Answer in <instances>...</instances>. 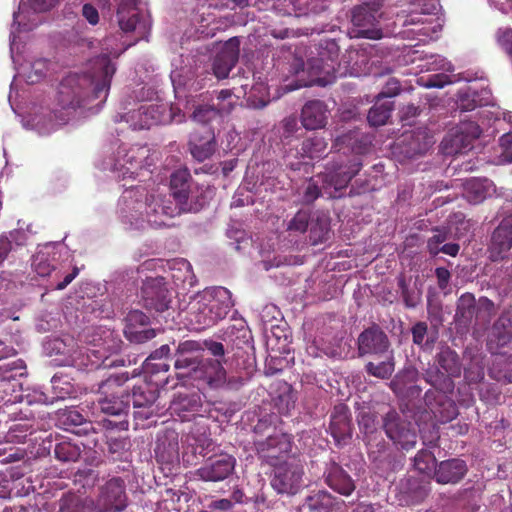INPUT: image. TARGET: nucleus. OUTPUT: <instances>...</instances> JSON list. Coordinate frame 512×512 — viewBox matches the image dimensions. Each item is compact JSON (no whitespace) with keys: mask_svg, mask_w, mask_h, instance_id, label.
<instances>
[{"mask_svg":"<svg viewBox=\"0 0 512 512\" xmlns=\"http://www.w3.org/2000/svg\"><path fill=\"white\" fill-rule=\"evenodd\" d=\"M116 67L104 54L91 61L84 73H69L60 81L54 98L55 114L69 116L78 109H91L103 104L108 96Z\"/></svg>","mask_w":512,"mask_h":512,"instance_id":"nucleus-1","label":"nucleus"},{"mask_svg":"<svg viewBox=\"0 0 512 512\" xmlns=\"http://www.w3.org/2000/svg\"><path fill=\"white\" fill-rule=\"evenodd\" d=\"M462 364L455 350L443 346L436 354L434 364L427 368L424 379L435 389H429L424 402L439 423L452 421L458 415L455 402L448 396L454 390V378L460 377Z\"/></svg>","mask_w":512,"mask_h":512,"instance_id":"nucleus-2","label":"nucleus"},{"mask_svg":"<svg viewBox=\"0 0 512 512\" xmlns=\"http://www.w3.org/2000/svg\"><path fill=\"white\" fill-rule=\"evenodd\" d=\"M371 144V137L365 135L359 129H351L337 135L333 144L334 148L338 152L342 151L343 154L351 152L354 155L347 162L335 161L327 166V171L323 174L324 187L334 188L335 193L345 189L362 168L359 156L368 153ZM332 196L339 197L340 194H333Z\"/></svg>","mask_w":512,"mask_h":512,"instance_id":"nucleus-3","label":"nucleus"},{"mask_svg":"<svg viewBox=\"0 0 512 512\" xmlns=\"http://www.w3.org/2000/svg\"><path fill=\"white\" fill-rule=\"evenodd\" d=\"M339 46L334 39L322 40L318 46L317 57H312L307 62V70L310 78L305 80L298 78L295 84L287 85L289 91L312 85H324L322 74L329 75L335 71L339 57Z\"/></svg>","mask_w":512,"mask_h":512,"instance_id":"nucleus-4","label":"nucleus"},{"mask_svg":"<svg viewBox=\"0 0 512 512\" xmlns=\"http://www.w3.org/2000/svg\"><path fill=\"white\" fill-rule=\"evenodd\" d=\"M128 379L127 372L112 374L99 384L98 390L104 395L103 398L98 400L101 412L111 416H120L127 413L130 407V394L122 386Z\"/></svg>","mask_w":512,"mask_h":512,"instance_id":"nucleus-5","label":"nucleus"},{"mask_svg":"<svg viewBox=\"0 0 512 512\" xmlns=\"http://www.w3.org/2000/svg\"><path fill=\"white\" fill-rule=\"evenodd\" d=\"M382 17L380 3H364L351 10V24L349 34L353 38H366L379 40L383 37L380 25Z\"/></svg>","mask_w":512,"mask_h":512,"instance_id":"nucleus-6","label":"nucleus"},{"mask_svg":"<svg viewBox=\"0 0 512 512\" xmlns=\"http://www.w3.org/2000/svg\"><path fill=\"white\" fill-rule=\"evenodd\" d=\"M304 467L299 460L289 458L273 469L271 487L282 495L294 496L304 487Z\"/></svg>","mask_w":512,"mask_h":512,"instance_id":"nucleus-7","label":"nucleus"},{"mask_svg":"<svg viewBox=\"0 0 512 512\" xmlns=\"http://www.w3.org/2000/svg\"><path fill=\"white\" fill-rule=\"evenodd\" d=\"M494 312L495 305L492 300L481 297L476 304L473 294L464 293L457 300L455 321L463 327H468L474 318L476 323H486L490 321Z\"/></svg>","mask_w":512,"mask_h":512,"instance_id":"nucleus-8","label":"nucleus"},{"mask_svg":"<svg viewBox=\"0 0 512 512\" xmlns=\"http://www.w3.org/2000/svg\"><path fill=\"white\" fill-rule=\"evenodd\" d=\"M383 429L386 436L404 450H410L417 443V434L412 423L396 410H389L383 417Z\"/></svg>","mask_w":512,"mask_h":512,"instance_id":"nucleus-9","label":"nucleus"},{"mask_svg":"<svg viewBox=\"0 0 512 512\" xmlns=\"http://www.w3.org/2000/svg\"><path fill=\"white\" fill-rule=\"evenodd\" d=\"M143 306L150 311L164 312L172 302V292L164 277L146 278L141 287Z\"/></svg>","mask_w":512,"mask_h":512,"instance_id":"nucleus-10","label":"nucleus"},{"mask_svg":"<svg viewBox=\"0 0 512 512\" xmlns=\"http://www.w3.org/2000/svg\"><path fill=\"white\" fill-rule=\"evenodd\" d=\"M128 496L123 478L113 477L99 489L97 507L100 512H121L127 507Z\"/></svg>","mask_w":512,"mask_h":512,"instance_id":"nucleus-11","label":"nucleus"},{"mask_svg":"<svg viewBox=\"0 0 512 512\" xmlns=\"http://www.w3.org/2000/svg\"><path fill=\"white\" fill-rule=\"evenodd\" d=\"M256 450L260 458L274 468L282 464L292 451V441L286 434L269 436L256 443Z\"/></svg>","mask_w":512,"mask_h":512,"instance_id":"nucleus-12","label":"nucleus"},{"mask_svg":"<svg viewBox=\"0 0 512 512\" xmlns=\"http://www.w3.org/2000/svg\"><path fill=\"white\" fill-rule=\"evenodd\" d=\"M118 24L124 32H136L137 39L146 37L150 24L140 13L136 0H121L117 9Z\"/></svg>","mask_w":512,"mask_h":512,"instance_id":"nucleus-13","label":"nucleus"},{"mask_svg":"<svg viewBox=\"0 0 512 512\" xmlns=\"http://www.w3.org/2000/svg\"><path fill=\"white\" fill-rule=\"evenodd\" d=\"M357 346L359 356L374 355L380 357L390 352L389 338L377 324H373L359 334Z\"/></svg>","mask_w":512,"mask_h":512,"instance_id":"nucleus-14","label":"nucleus"},{"mask_svg":"<svg viewBox=\"0 0 512 512\" xmlns=\"http://www.w3.org/2000/svg\"><path fill=\"white\" fill-rule=\"evenodd\" d=\"M329 434L337 447L346 446L352 438V418L349 407L344 403L334 406L330 414Z\"/></svg>","mask_w":512,"mask_h":512,"instance_id":"nucleus-15","label":"nucleus"},{"mask_svg":"<svg viewBox=\"0 0 512 512\" xmlns=\"http://www.w3.org/2000/svg\"><path fill=\"white\" fill-rule=\"evenodd\" d=\"M236 459L227 453L211 456L196 471L203 481L218 482L229 477L234 471Z\"/></svg>","mask_w":512,"mask_h":512,"instance_id":"nucleus-16","label":"nucleus"},{"mask_svg":"<svg viewBox=\"0 0 512 512\" xmlns=\"http://www.w3.org/2000/svg\"><path fill=\"white\" fill-rule=\"evenodd\" d=\"M481 132V128L475 122L461 125L454 134L442 141L444 153L456 155L470 150L473 141L480 137Z\"/></svg>","mask_w":512,"mask_h":512,"instance_id":"nucleus-17","label":"nucleus"},{"mask_svg":"<svg viewBox=\"0 0 512 512\" xmlns=\"http://www.w3.org/2000/svg\"><path fill=\"white\" fill-rule=\"evenodd\" d=\"M217 141L214 131L207 126L194 130L189 137L188 149L198 162L209 159L216 151Z\"/></svg>","mask_w":512,"mask_h":512,"instance_id":"nucleus-18","label":"nucleus"},{"mask_svg":"<svg viewBox=\"0 0 512 512\" xmlns=\"http://www.w3.org/2000/svg\"><path fill=\"white\" fill-rule=\"evenodd\" d=\"M512 248V214L504 217L491 236L489 258L496 262L503 260Z\"/></svg>","mask_w":512,"mask_h":512,"instance_id":"nucleus-19","label":"nucleus"},{"mask_svg":"<svg viewBox=\"0 0 512 512\" xmlns=\"http://www.w3.org/2000/svg\"><path fill=\"white\" fill-rule=\"evenodd\" d=\"M239 59V40L231 38L216 53L212 61V71L219 80L229 76Z\"/></svg>","mask_w":512,"mask_h":512,"instance_id":"nucleus-20","label":"nucleus"},{"mask_svg":"<svg viewBox=\"0 0 512 512\" xmlns=\"http://www.w3.org/2000/svg\"><path fill=\"white\" fill-rule=\"evenodd\" d=\"M512 340V313L503 312L492 325L487 339V348L492 354L498 353Z\"/></svg>","mask_w":512,"mask_h":512,"instance_id":"nucleus-21","label":"nucleus"},{"mask_svg":"<svg viewBox=\"0 0 512 512\" xmlns=\"http://www.w3.org/2000/svg\"><path fill=\"white\" fill-rule=\"evenodd\" d=\"M202 399L199 392H177L170 404L172 414L177 415L182 421H188L200 414Z\"/></svg>","mask_w":512,"mask_h":512,"instance_id":"nucleus-22","label":"nucleus"},{"mask_svg":"<svg viewBox=\"0 0 512 512\" xmlns=\"http://www.w3.org/2000/svg\"><path fill=\"white\" fill-rule=\"evenodd\" d=\"M215 322L224 319L234 306L231 292L222 286L215 287L210 293L203 295Z\"/></svg>","mask_w":512,"mask_h":512,"instance_id":"nucleus-23","label":"nucleus"},{"mask_svg":"<svg viewBox=\"0 0 512 512\" xmlns=\"http://www.w3.org/2000/svg\"><path fill=\"white\" fill-rule=\"evenodd\" d=\"M324 477L326 484L339 494L349 496L355 490V483L350 475L335 461L327 464Z\"/></svg>","mask_w":512,"mask_h":512,"instance_id":"nucleus-24","label":"nucleus"},{"mask_svg":"<svg viewBox=\"0 0 512 512\" xmlns=\"http://www.w3.org/2000/svg\"><path fill=\"white\" fill-rule=\"evenodd\" d=\"M468 471L464 460L453 458L437 464L433 478L440 484H456L460 482Z\"/></svg>","mask_w":512,"mask_h":512,"instance_id":"nucleus-25","label":"nucleus"},{"mask_svg":"<svg viewBox=\"0 0 512 512\" xmlns=\"http://www.w3.org/2000/svg\"><path fill=\"white\" fill-rule=\"evenodd\" d=\"M433 144L432 136L425 131L404 133L400 141L401 153L408 158L425 154Z\"/></svg>","mask_w":512,"mask_h":512,"instance_id":"nucleus-26","label":"nucleus"},{"mask_svg":"<svg viewBox=\"0 0 512 512\" xmlns=\"http://www.w3.org/2000/svg\"><path fill=\"white\" fill-rule=\"evenodd\" d=\"M157 461L162 463H173L179 458V435L173 429H166L158 436L155 446Z\"/></svg>","mask_w":512,"mask_h":512,"instance_id":"nucleus-27","label":"nucleus"},{"mask_svg":"<svg viewBox=\"0 0 512 512\" xmlns=\"http://www.w3.org/2000/svg\"><path fill=\"white\" fill-rule=\"evenodd\" d=\"M194 377L202 379L211 388H218L226 382V370L220 360L202 359Z\"/></svg>","mask_w":512,"mask_h":512,"instance_id":"nucleus-28","label":"nucleus"},{"mask_svg":"<svg viewBox=\"0 0 512 512\" xmlns=\"http://www.w3.org/2000/svg\"><path fill=\"white\" fill-rule=\"evenodd\" d=\"M328 109L321 100H310L301 111V123L308 130H316L325 126Z\"/></svg>","mask_w":512,"mask_h":512,"instance_id":"nucleus-29","label":"nucleus"},{"mask_svg":"<svg viewBox=\"0 0 512 512\" xmlns=\"http://www.w3.org/2000/svg\"><path fill=\"white\" fill-rule=\"evenodd\" d=\"M157 113V106L141 105L137 110L128 112L122 118L130 124L133 130L149 129L160 122Z\"/></svg>","mask_w":512,"mask_h":512,"instance_id":"nucleus-30","label":"nucleus"},{"mask_svg":"<svg viewBox=\"0 0 512 512\" xmlns=\"http://www.w3.org/2000/svg\"><path fill=\"white\" fill-rule=\"evenodd\" d=\"M187 320L194 330L200 331L216 324L203 296L190 304Z\"/></svg>","mask_w":512,"mask_h":512,"instance_id":"nucleus-31","label":"nucleus"},{"mask_svg":"<svg viewBox=\"0 0 512 512\" xmlns=\"http://www.w3.org/2000/svg\"><path fill=\"white\" fill-rule=\"evenodd\" d=\"M191 179V174L187 168L178 169L171 174V194L181 205L186 204L189 199Z\"/></svg>","mask_w":512,"mask_h":512,"instance_id":"nucleus-32","label":"nucleus"},{"mask_svg":"<svg viewBox=\"0 0 512 512\" xmlns=\"http://www.w3.org/2000/svg\"><path fill=\"white\" fill-rule=\"evenodd\" d=\"M158 388L146 379L141 384L134 385L130 395L134 408L149 410L158 397Z\"/></svg>","mask_w":512,"mask_h":512,"instance_id":"nucleus-33","label":"nucleus"},{"mask_svg":"<svg viewBox=\"0 0 512 512\" xmlns=\"http://www.w3.org/2000/svg\"><path fill=\"white\" fill-rule=\"evenodd\" d=\"M170 365L166 360H156L148 357L143 363V372L145 379L153 383L156 387H164L168 383L166 373Z\"/></svg>","mask_w":512,"mask_h":512,"instance_id":"nucleus-34","label":"nucleus"},{"mask_svg":"<svg viewBox=\"0 0 512 512\" xmlns=\"http://www.w3.org/2000/svg\"><path fill=\"white\" fill-rule=\"evenodd\" d=\"M57 253L53 247L46 246L32 258V268L41 277H46L56 269Z\"/></svg>","mask_w":512,"mask_h":512,"instance_id":"nucleus-35","label":"nucleus"},{"mask_svg":"<svg viewBox=\"0 0 512 512\" xmlns=\"http://www.w3.org/2000/svg\"><path fill=\"white\" fill-rule=\"evenodd\" d=\"M491 92L487 89L476 91L469 89L467 92L459 96L457 105L463 112L473 111L477 107H482L490 104Z\"/></svg>","mask_w":512,"mask_h":512,"instance_id":"nucleus-36","label":"nucleus"},{"mask_svg":"<svg viewBox=\"0 0 512 512\" xmlns=\"http://www.w3.org/2000/svg\"><path fill=\"white\" fill-rule=\"evenodd\" d=\"M199 349V344L195 341H185L180 343L177 349V358L175 360L174 366L176 369H189L194 372V375L197 372L200 360L196 357L187 356V352H191Z\"/></svg>","mask_w":512,"mask_h":512,"instance_id":"nucleus-37","label":"nucleus"},{"mask_svg":"<svg viewBox=\"0 0 512 512\" xmlns=\"http://www.w3.org/2000/svg\"><path fill=\"white\" fill-rule=\"evenodd\" d=\"M60 419L65 429L76 435H86L92 429L91 422L87 421L77 410L65 411Z\"/></svg>","mask_w":512,"mask_h":512,"instance_id":"nucleus-38","label":"nucleus"},{"mask_svg":"<svg viewBox=\"0 0 512 512\" xmlns=\"http://www.w3.org/2000/svg\"><path fill=\"white\" fill-rule=\"evenodd\" d=\"M333 505L334 498L330 493L318 491L305 499L303 508L308 512H331Z\"/></svg>","mask_w":512,"mask_h":512,"instance_id":"nucleus-39","label":"nucleus"},{"mask_svg":"<svg viewBox=\"0 0 512 512\" xmlns=\"http://www.w3.org/2000/svg\"><path fill=\"white\" fill-rule=\"evenodd\" d=\"M395 371V358L393 351H390L384 361L379 363L368 362L365 365V372L369 376L378 379L387 380Z\"/></svg>","mask_w":512,"mask_h":512,"instance_id":"nucleus-40","label":"nucleus"},{"mask_svg":"<svg viewBox=\"0 0 512 512\" xmlns=\"http://www.w3.org/2000/svg\"><path fill=\"white\" fill-rule=\"evenodd\" d=\"M393 110V103L390 101L376 100L374 105L370 108L367 120L371 126L378 127L385 125L391 116Z\"/></svg>","mask_w":512,"mask_h":512,"instance_id":"nucleus-41","label":"nucleus"},{"mask_svg":"<svg viewBox=\"0 0 512 512\" xmlns=\"http://www.w3.org/2000/svg\"><path fill=\"white\" fill-rule=\"evenodd\" d=\"M328 143L324 137L313 134L311 137L303 140L301 144V154L310 159L321 158L326 154Z\"/></svg>","mask_w":512,"mask_h":512,"instance_id":"nucleus-42","label":"nucleus"},{"mask_svg":"<svg viewBox=\"0 0 512 512\" xmlns=\"http://www.w3.org/2000/svg\"><path fill=\"white\" fill-rule=\"evenodd\" d=\"M309 238L312 245L324 243L329 238L330 222L325 216H317L310 220Z\"/></svg>","mask_w":512,"mask_h":512,"instance_id":"nucleus-43","label":"nucleus"},{"mask_svg":"<svg viewBox=\"0 0 512 512\" xmlns=\"http://www.w3.org/2000/svg\"><path fill=\"white\" fill-rule=\"evenodd\" d=\"M415 470L425 476H434L437 467V461L434 453L428 449H421L417 452L413 459Z\"/></svg>","mask_w":512,"mask_h":512,"instance_id":"nucleus-44","label":"nucleus"},{"mask_svg":"<svg viewBox=\"0 0 512 512\" xmlns=\"http://www.w3.org/2000/svg\"><path fill=\"white\" fill-rule=\"evenodd\" d=\"M491 182L487 179H473L466 185V198L473 204L482 202L489 193Z\"/></svg>","mask_w":512,"mask_h":512,"instance_id":"nucleus-45","label":"nucleus"},{"mask_svg":"<svg viewBox=\"0 0 512 512\" xmlns=\"http://www.w3.org/2000/svg\"><path fill=\"white\" fill-rule=\"evenodd\" d=\"M24 239L23 232L12 230L8 233L0 235V265L6 260L8 254L13 249V243L22 245Z\"/></svg>","mask_w":512,"mask_h":512,"instance_id":"nucleus-46","label":"nucleus"},{"mask_svg":"<svg viewBox=\"0 0 512 512\" xmlns=\"http://www.w3.org/2000/svg\"><path fill=\"white\" fill-rule=\"evenodd\" d=\"M55 458L62 462H75L81 455L80 448L70 441L58 442L54 447Z\"/></svg>","mask_w":512,"mask_h":512,"instance_id":"nucleus-47","label":"nucleus"},{"mask_svg":"<svg viewBox=\"0 0 512 512\" xmlns=\"http://www.w3.org/2000/svg\"><path fill=\"white\" fill-rule=\"evenodd\" d=\"M311 220L309 210L300 209L288 222L287 231L294 234H303L307 231Z\"/></svg>","mask_w":512,"mask_h":512,"instance_id":"nucleus-48","label":"nucleus"},{"mask_svg":"<svg viewBox=\"0 0 512 512\" xmlns=\"http://www.w3.org/2000/svg\"><path fill=\"white\" fill-rule=\"evenodd\" d=\"M26 369L25 362L17 359L0 365V381H10L18 376H23Z\"/></svg>","mask_w":512,"mask_h":512,"instance_id":"nucleus-49","label":"nucleus"},{"mask_svg":"<svg viewBox=\"0 0 512 512\" xmlns=\"http://www.w3.org/2000/svg\"><path fill=\"white\" fill-rule=\"evenodd\" d=\"M182 444L191 447L193 454H202L203 451L210 446V439L205 433L195 435L189 432L182 438Z\"/></svg>","mask_w":512,"mask_h":512,"instance_id":"nucleus-50","label":"nucleus"},{"mask_svg":"<svg viewBox=\"0 0 512 512\" xmlns=\"http://www.w3.org/2000/svg\"><path fill=\"white\" fill-rule=\"evenodd\" d=\"M398 287L407 308H415L421 301V292L410 289L404 276L398 278Z\"/></svg>","mask_w":512,"mask_h":512,"instance_id":"nucleus-51","label":"nucleus"},{"mask_svg":"<svg viewBox=\"0 0 512 512\" xmlns=\"http://www.w3.org/2000/svg\"><path fill=\"white\" fill-rule=\"evenodd\" d=\"M225 110L224 107H221V108H217L213 105H198L193 113H192V118L194 121L198 122V123H201V124H206L208 122H210L211 120H213L214 118H216L221 111Z\"/></svg>","mask_w":512,"mask_h":512,"instance_id":"nucleus-52","label":"nucleus"},{"mask_svg":"<svg viewBox=\"0 0 512 512\" xmlns=\"http://www.w3.org/2000/svg\"><path fill=\"white\" fill-rule=\"evenodd\" d=\"M60 512H89L82 499L74 494L65 495L60 500Z\"/></svg>","mask_w":512,"mask_h":512,"instance_id":"nucleus-53","label":"nucleus"},{"mask_svg":"<svg viewBox=\"0 0 512 512\" xmlns=\"http://www.w3.org/2000/svg\"><path fill=\"white\" fill-rule=\"evenodd\" d=\"M415 371L406 369L397 373L389 383L390 389L397 395L402 394L405 390L406 384L414 380Z\"/></svg>","mask_w":512,"mask_h":512,"instance_id":"nucleus-54","label":"nucleus"},{"mask_svg":"<svg viewBox=\"0 0 512 512\" xmlns=\"http://www.w3.org/2000/svg\"><path fill=\"white\" fill-rule=\"evenodd\" d=\"M126 338L133 343L136 344H142L145 343L151 339H153L157 331L152 328H144V329H131V328H125L124 330Z\"/></svg>","mask_w":512,"mask_h":512,"instance_id":"nucleus-55","label":"nucleus"},{"mask_svg":"<svg viewBox=\"0 0 512 512\" xmlns=\"http://www.w3.org/2000/svg\"><path fill=\"white\" fill-rule=\"evenodd\" d=\"M411 333H412V341L417 346H420L422 348L423 347L430 348L434 343V340H431V341L427 340L424 343V339L428 333V325L426 322L419 321V322L415 323L411 328Z\"/></svg>","mask_w":512,"mask_h":512,"instance_id":"nucleus-56","label":"nucleus"},{"mask_svg":"<svg viewBox=\"0 0 512 512\" xmlns=\"http://www.w3.org/2000/svg\"><path fill=\"white\" fill-rule=\"evenodd\" d=\"M248 330L243 321L227 326L223 332L224 340L235 342L236 340L246 341Z\"/></svg>","mask_w":512,"mask_h":512,"instance_id":"nucleus-57","label":"nucleus"},{"mask_svg":"<svg viewBox=\"0 0 512 512\" xmlns=\"http://www.w3.org/2000/svg\"><path fill=\"white\" fill-rule=\"evenodd\" d=\"M360 429L365 433L367 445H370L371 435L376 431L375 416L370 412H362L358 418Z\"/></svg>","mask_w":512,"mask_h":512,"instance_id":"nucleus-58","label":"nucleus"},{"mask_svg":"<svg viewBox=\"0 0 512 512\" xmlns=\"http://www.w3.org/2000/svg\"><path fill=\"white\" fill-rule=\"evenodd\" d=\"M450 238L447 229H435V233L427 240V251L431 256L437 255V244H444Z\"/></svg>","mask_w":512,"mask_h":512,"instance_id":"nucleus-59","label":"nucleus"},{"mask_svg":"<svg viewBox=\"0 0 512 512\" xmlns=\"http://www.w3.org/2000/svg\"><path fill=\"white\" fill-rule=\"evenodd\" d=\"M321 196V189L318 184L310 178L304 187L302 194V203L306 205L312 204Z\"/></svg>","mask_w":512,"mask_h":512,"instance_id":"nucleus-60","label":"nucleus"},{"mask_svg":"<svg viewBox=\"0 0 512 512\" xmlns=\"http://www.w3.org/2000/svg\"><path fill=\"white\" fill-rule=\"evenodd\" d=\"M126 328L136 329L149 324L150 318L140 310H132L126 316Z\"/></svg>","mask_w":512,"mask_h":512,"instance_id":"nucleus-61","label":"nucleus"},{"mask_svg":"<svg viewBox=\"0 0 512 512\" xmlns=\"http://www.w3.org/2000/svg\"><path fill=\"white\" fill-rule=\"evenodd\" d=\"M49 69V62L45 59H39L33 62L28 79L31 83L38 82L46 76Z\"/></svg>","mask_w":512,"mask_h":512,"instance_id":"nucleus-62","label":"nucleus"},{"mask_svg":"<svg viewBox=\"0 0 512 512\" xmlns=\"http://www.w3.org/2000/svg\"><path fill=\"white\" fill-rule=\"evenodd\" d=\"M400 90L401 85L399 80L396 78H389L382 91L378 94L377 98L382 100L383 98L394 97L400 93Z\"/></svg>","mask_w":512,"mask_h":512,"instance_id":"nucleus-63","label":"nucleus"},{"mask_svg":"<svg viewBox=\"0 0 512 512\" xmlns=\"http://www.w3.org/2000/svg\"><path fill=\"white\" fill-rule=\"evenodd\" d=\"M497 38L500 46L507 54L512 56V28L499 29Z\"/></svg>","mask_w":512,"mask_h":512,"instance_id":"nucleus-64","label":"nucleus"}]
</instances>
